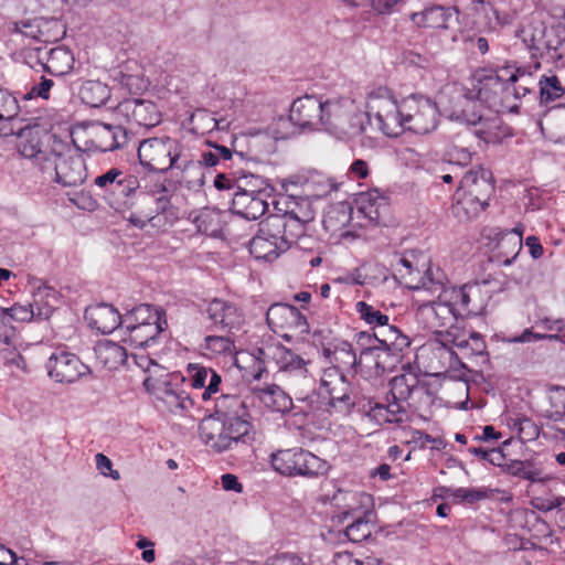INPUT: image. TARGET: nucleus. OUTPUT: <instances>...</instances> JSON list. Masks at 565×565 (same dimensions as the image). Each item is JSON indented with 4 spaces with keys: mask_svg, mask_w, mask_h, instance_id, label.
<instances>
[{
    "mask_svg": "<svg viewBox=\"0 0 565 565\" xmlns=\"http://www.w3.org/2000/svg\"><path fill=\"white\" fill-rule=\"evenodd\" d=\"M388 385L385 402L374 398L362 399L356 386L345 394L329 398L328 411L348 416L360 406L369 420L377 426L402 425L409 422L411 412L422 415L427 413L434 403L428 384L414 373L396 375Z\"/></svg>",
    "mask_w": 565,
    "mask_h": 565,
    "instance_id": "nucleus-1",
    "label": "nucleus"
},
{
    "mask_svg": "<svg viewBox=\"0 0 565 565\" xmlns=\"http://www.w3.org/2000/svg\"><path fill=\"white\" fill-rule=\"evenodd\" d=\"M202 443L217 454L243 452L252 447L254 430L245 402L237 395L222 394L214 413L199 425Z\"/></svg>",
    "mask_w": 565,
    "mask_h": 565,
    "instance_id": "nucleus-2",
    "label": "nucleus"
},
{
    "mask_svg": "<svg viewBox=\"0 0 565 565\" xmlns=\"http://www.w3.org/2000/svg\"><path fill=\"white\" fill-rule=\"evenodd\" d=\"M271 364L298 399H307L309 393L315 391L316 380L308 370L310 360L303 359L282 344H267L257 349L253 380H260L267 366Z\"/></svg>",
    "mask_w": 565,
    "mask_h": 565,
    "instance_id": "nucleus-3",
    "label": "nucleus"
},
{
    "mask_svg": "<svg viewBox=\"0 0 565 565\" xmlns=\"http://www.w3.org/2000/svg\"><path fill=\"white\" fill-rule=\"evenodd\" d=\"M447 278L439 267L428 266L424 276L412 289H425L430 292H438V300L420 305L416 312V319L424 329L437 335L436 340L443 345L444 334L450 331H458L454 327L457 320L456 307L448 300V292H444V284Z\"/></svg>",
    "mask_w": 565,
    "mask_h": 565,
    "instance_id": "nucleus-4",
    "label": "nucleus"
},
{
    "mask_svg": "<svg viewBox=\"0 0 565 565\" xmlns=\"http://www.w3.org/2000/svg\"><path fill=\"white\" fill-rule=\"evenodd\" d=\"M138 158L140 164L148 171L158 173L178 171L182 178L199 164L190 149L180 140L169 136L140 141Z\"/></svg>",
    "mask_w": 565,
    "mask_h": 565,
    "instance_id": "nucleus-5",
    "label": "nucleus"
},
{
    "mask_svg": "<svg viewBox=\"0 0 565 565\" xmlns=\"http://www.w3.org/2000/svg\"><path fill=\"white\" fill-rule=\"evenodd\" d=\"M167 192L163 184L158 191L137 190L127 204V211H130L127 221L139 230H145L148 225L156 230L171 227L179 220V210Z\"/></svg>",
    "mask_w": 565,
    "mask_h": 565,
    "instance_id": "nucleus-6",
    "label": "nucleus"
},
{
    "mask_svg": "<svg viewBox=\"0 0 565 565\" xmlns=\"http://www.w3.org/2000/svg\"><path fill=\"white\" fill-rule=\"evenodd\" d=\"M458 191L462 193L458 206L469 218L478 216L489 206L495 192L492 172L482 166L466 171L459 181Z\"/></svg>",
    "mask_w": 565,
    "mask_h": 565,
    "instance_id": "nucleus-7",
    "label": "nucleus"
},
{
    "mask_svg": "<svg viewBox=\"0 0 565 565\" xmlns=\"http://www.w3.org/2000/svg\"><path fill=\"white\" fill-rule=\"evenodd\" d=\"M273 469L285 477L319 478L328 473L330 463L301 447L279 449L270 455Z\"/></svg>",
    "mask_w": 565,
    "mask_h": 565,
    "instance_id": "nucleus-8",
    "label": "nucleus"
},
{
    "mask_svg": "<svg viewBox=\"0 0 565 565\" xmlns=\"http://www.w3.org/2000/svg\"><path fill=\"white\" fill-rule=\"evenodd\" d=\"M270 218L282 223L284 232L296 242L306 233L307 225L315 220L316 212L308 196L279 195L271 201Z\"/></svg>",
    "mask_w": 565,
    "mask_h": 565,
    "instance_id": "nucleus-9",
    "label": "nucleus"
},
{
    "mask_svg": "<svg viewBox=\"0 0 565 565\" xmlns=\"http://www.w3.org/2000/svg\"><path fill=\"white\" fill-rule=\"evenodd\" d=\"M94 185L99 190V195L107 204L118 212H126L129 200L140 188L136 175L111 168L94 179Z\"/></svg>",
    "mask_w": 565,
    "mask_h": 565,
    "instance_id": "nucleus-10",
    "label": "nucleus"
},
{
    "mask_svg": "<svg viewBox=\"0 0 565 565\" xmlns=\"http://www.w3.org/2000/svg\"><path fill=\"white\" fill-rule=\"evenodd\" d=\"M282 226L278 218L267 216L249 242V253L256 259L273 262L287 252L296 241L284 232Z\"/></svg>",
    "mask_w": 565,
    "mask_h": 565,
    "instance_id": "nucleus-11",
    "label": "nucleus"
},
{
    "mask_svg": "<svg viewBox=\"0 0 565 565\" xmlns=\"http://www.w3.org/2000/svg\"><path fill=\"white\" fill-rule=\"evenodd\" d=\"M43 171H54V181L62 186H78L87 178L83 154L67 146L50 152V157L44 159Z\"/></svg>",
    "mask_w": 565,
    "mask_h": 565,
    "instance_id": "nucleus-12",
    "label": "nucleus"
},
{
    "mask_svg": "<svg viewBox=\"0 0 565 565\" xmlns=\"http://www.w3.org/2000/svg\"><path fill=\"white\" fill-rule=\"evenodd\" d=\"M366 108L385 136L397 137L402 134V103L397 104L388 88L379 87L371 92L367 95Z\"/></svg>",
    "mask_w": 565,
    "mask_h": 565,
    "instance_id": "nucleus-13",
    "label": "nucleus"
},
{
    "mask_svg": "<svg viewBox=\"0 0 565 565\" xmlns=\"http://www.w3.org/2000/svg\"><path fill=\"white\" fill-rule=\"evenodd\" d=\"M438 120L437 105L430 98L412 94L402 100V131L408 129L418 135H426L437 128Z\"/></svg>",
    "mask_w": 565,
    "mask_h": 565,
    "instance_id": "nucleus-14",
    "label": "nucleus"
},
{
    "mask_svg": "<svg viewBox=\"0 0 565 565\" xmlns=\"http://www.w3.org/2000/svg\"><path fill=\"white\" fill-rule=\"evenodd\" d=\"M49 376L56 383L72 384L90 373L81 359L68 351L56 350L46 362Z\"/></svg>",
    "mask_w": 565,
    "mask_h": 565,
    "instance_id": "nucleus-15",
    "label": "nucleus"
},
{
    "mask_svg": "<svg viewBox=\"0 0 565 565\" xmlns=\"http://www.w3.org/2000/svg\"><path fill=\"white\" fill-rule=\"evenodd\" d=\"M33 297L34 305L14 303L6 308L12 322H29L35 316L41 319H49L51 317L57 300L55 289L45 285L40 286L33 294Z\"/></svg>",
    "mask_w": 565,
    "mask_h": 565,
    "instance_id": "nucleus-16",
    "label": "nucleus"
},
{
    "mask_svg": "<svg viewBox=\"0 0 565 565\" xmlns=\"http://www.w3.org/2000/svg\"><path fill=\"white\" fill-rule=\"evenodd\" d=\"M322 105V96L306 94L298 97L290 107L289 119L300 129H321Z\"/></svg>",
    "mask_w": 565,
    "mask_h": 565,
    "instance_id": "nucleus-17",
    "label": "nucleus"
},
{
    "mask_svg": "<svg viewBox=\"0 0 565 565\" xmlns=\"http://www.w3.org/2000/svg\"><path fill=\"white\" fill-rule=\"evenodd\" d=\"M143 385L149 393L158 401H161L172 413L186 409L188 405H192L190 396L171 381L149 376L145 379Z\"/></svg>",
    "mask_w": 565,
    "mask_h": 565,
    "instance_id": "nucleus-18",
    "label": "nucleus"
},
{
    "mask_svg": "<svg viewBox=\"0 0 565 565\" xmlns=\"http://www.w3.org/2000/svg\"><path fill=\"white\" fill-rule=\"evenodd\" d=\"M445 291L448 292L449 302L456 307L457 317L480 315L486 307L481 296V288L478 284H466L460 288H446V284H444Z\"/></svg>",
    "mask_w": 565,
    "mask_h": 565,
    "instance_id": "nucleus-19",
    "label": "nucleus"
},
{
    "mask_svg": "<svg viewBox=\"0 0 565 565\" xmlns=\"http://www.w3.org/2000/svg\"><path fill=\"white\" fill-rule=\"evenodd\" d=\"M168 322L146 323L143 326L121 324L120 341L132 349H150L159 343L162 333L167 330Z\"/></svg>",
    "mask_w": 565,
    "mask_h": 565,
    "instance_id": "nucleus-20",
    "label": "nucleus"
},
{
    "mask_svg": "<svg viewBox=\"0 0 565 565\" xmlns=\"http://www.w3.org/2000/svg\"><path fill=\"white\" fill-rule=\"evenodd\" d=\"M266 321L273 331L278 329H294L299 333H307L309 324L306 317L288 303H274L266 312Z\"/></svg>",
    "mask_w": 565,
    "mask_h": 565,
    "instance_id": "nucleus-21",
    "label": "nucleus"
},
{
    "mask_svg": "<svg viewBox=\"0 0 565 565\" xmlns=\"http://www.w3.org/2000/svg\"><path fill=\"white\" fill-rule=\"evenodd\" d=\"M33 53L43 71L53 76H64L73 70L74 55L64 46H56L49 51L45 47H36Z\"/></svg>",
    "mask_w": 565,
    "mask_h": 565,
    "instance_id": "nucleus-22",
    "label": "nucleus"
},
{
    "mask_svg": "<svg viewBox=\"0 0 565 565\" xmlns=\"http://www.w3.org/2000/svg\"><path fill=\"white\" fill-rule=\"evenodd\" d=\"M204 313L210 320L211 326L227 329L228 331L238 329L243 322V317L236 306L218 298H214L206 305Z\"/></svg>",
    "mask_w": 565,
    "mask_h": 565,
    "instance_id": "nucleus-23",
    "label": "nucleus"
},
{
    "mask_svg": "<svg viewBox=\"0 0 565 565\" xmlns=\"http://www.w3.org/2000/svg\"><path fill=\"white\" fill-rule=\"evenodd\" d=\"M323 356L331 364L328 369H335L339 373H356V367L361 364L352 344L348 341H338L332 345L322 349Z\"/></svg>",
    "mask_w": 565,
    "mask_h": 565,
    "instance_id": "nucleus-24",
    "label": "nucleus"
},
{
    "mask_svg": "<svg viewBox=\"0 0 565 565\" xmlns=\"http://www.w3.org/2000/svg\"><path fill=\"white\" fill-rule=\"evenodd\" d=\"M85 319L92 329L103 334H109L116 330L120 333L124 322L122 315L108 303H99L85 310Z\"/></svg>",
    "mask_w": 565,
    "mask_h": 565,
    "instance_id": "nucleus-25",
    "label": "nucleus"
},
{
    "mask_svg": "<svg viewBox=\"0 0 565 565\" xmlns=\"http://www.w3.org/2000/svg\"><path fill=\"white\" fill-rule=\"evenodd\" d=\"M355 204L358 212L370 223H383L388 213V199L377 189L359 193Z\"/></svg>",
    "mask_w": 565,
    "mask_h": 565,
    "instance_id": "nucleus-26",
    "label": "nucleus"
},
{
    "mask_svg": "<svg viewBox=\"0 0 565 565\" xmlns=\"http://www.w3.org/2000/svg\"><path fill=\"white\" fill-rule=\"evenodd\" d=\"M321 128L335 134L343 120L354 110V102L347 97H322Z\"/></svg>",
    "mask_w": 565,
    "mask_h": 565,
    "instance_id": "nucleus-27",
    "label": "nucleus"
},
{
    "mask_svg": "<svg viewBox=\"0 0 565 565\" xmlns=\"http://www.w3.org/2000/svg\"><path fill=\"white\" fill-rule=\"evenodd\" d=\"M129 140L128 131L118 125L98 124L94 130L92 143L100 152L120 149Z\"/></svg>",
    "mask_w": 565,
    "mask_h": 565,
    "instance_id": "nucleus-28",
    "label": "nucleus"
},
{
    "mask_svg": "<svg viewBox=\"0 0 565 565\" xmlns=\"http://www.w3.org/2000/svg\"><path fill=\"white\" fill-rule=\"evenodd\" d=\"M504 73L505 96L512 95L515 99L525 97L534 92L536 79L531 72L523 67L505 66L501 68Z\"/></svg>",
    "mask_w": 565,
    "mask_h": 565,
    "instance_id": "nucleus-29",
    "label": "nucleus"
},
{
    "mask_svg": "<svg viewBox=\"0 0 565 565\" xmlns=\"http://www.w3.org/2000/svg\"><path fill=\"white\" fill-rule=\"evenodd\" d=\"M269 198L265 194L249 195L246 192H234L232 211L246 220H257L268 210Z\"/></svg>",
    "mask_w": 565,
    "mask_h": 565,
    "instance_id": "nucleus-30",
    "label": "nucleus"
},
{
    "mask_svg": "<svg viewBox=\"0 0 565 565\" xmlns=\"http://www.w3.org/2000/svg\"><path fill=\"white\" fill-rule=\"evenodd\" d=\"M124 107L130 119L138 126L150 128L161 121V113L151 100L130 99L125 102Z\"/></svg>",
    "mask_w": 565,
    "mask_h": 565,
    "instance_id": "nucleus-31",
    "label": "nucleus"
},
{
    "mask_svg": "<svg viewBox=\"0 0 565 565\" xmlns=\"http://www.w3.org/2000/svg\"><path fill=\"white\" fill-rule=\"evenodd\" d=\"M458 11L454 7L431 6L412 14V21L419 28L448 29Z\"/></svg>",
    "mask_w": 565,
    "mask_h": 565,
    "instance_id": "nucleus-32",
    "label": "nucleus"
},
{
    "mask_svg": "<svg viewBox=\"0 0 565 565\" xmlns=\"http://www.w3.org/2000/svg\"><path fill=\"white\" fill-rule=\"evenodd\" d=\"M360 347L361 364L365 363L369 369H374L376 373L385 372L397 362L393 353L381 344L364 341V345Z\"/></svg>",
    "mask_w": 565,
    "mask_h": 565,
    "instance_id": "nucleus-33",
    "label": "nucleus"
},
{
    "mask_svg": "<svg viewBox=\"0 0 565 565\" xmlns=\"http://www.w3.org/2000/svg\"><path fill=\"white\" fill-rule=\"evenodd\" d=\"M503 471L531 483H545L552 479L543 467L533 460L509 459L505 461Z\"/></svg>",
    "mask_w": 565,
    "mask_h": 565,
    "instance_id": "nucleus-34",
    "label": "nucleus"
},
{
    "mask_svg": "<svg viewBox=\"0 0 565 565\" xmlns=\"http://www.w3.org/2000/svg\"><path fill=\"white\" fill-rule=\"evenodd\" d=\"M505 95L504 73L499 70L494 75H489L480 83L477 97L490 108L501 106V95Z\"/></svg>",
    "mask_w": 565,
    "mask_h": 565,
    "instance_id": "nucleus-35",
    "label": "nucleus"
},
{
    "mask_svg": "<svg viewBox=\"0 0 565 565\" xmlns=\"http://www.w3.org/2000/svg\"><path fill=\"white\" fill-rule=\"evenodd\" d=\"M520 38L533 57H545L547 26L543 22H532L523 26Z\"/></svg>",
    "mask_w": 565,
    "mask_h": 565,
    "instance_id": "nucleus-36",
    "label": "nucleus"
},
{
    "mask_svg": "<svg viewBox=\"0 0 565 565\" xmlns=\"http://www.w3.org/2000/svg\"><path fill=\"white\" fill-rule=\"evenodd\" d=\"M124 322L127 328L129 326H143L146 323H156L167 321L166 310L160 307H153L149 303H140L131 309H127L122 315Z\"/></svg>",
    "mask_w": 565,
    "mask_h": 565,
    "instance_id": "nucleus-37",
    "label": "nucleus"
},
{
    "mask_svg": "<svg viewBox=\"0 0 565 565\" xmlns=\"http://www.w3.org/2000/svg\"><path fill=\"white\" fill-rule=\"evenodd\" d=\"M320 386L328 393L329 398H334L358 385L350 381L347 374L339 373L335 369H324L320 379Z\"/></svg>",
    "mask_w": 565,
    "mask_h": 565,
    "instance_id": "nucleus-38",
    "label": "nucleus"
},
{
    "mask_svg": "<svg viewBox=\"0 0 565 565\" xmlns=\"http://www.w3.org/2000/svg\"><path fill=\"white\" fill-rule=\"evenodd\" d=\"M258 397L266 407L274 412L286 413L292 406L291 397L276 384L259 388Z\"/></svg>",
    "mask_w": 565,
    "mask_h": 565,
    "instance_id": "nucleus-39",
    "label": "nucleus"
},
{
    "mask_svg": "<svg viewBox=\"0 0 565 565\" xmlns=\"http://www.w3.org/2000/svg\"><path fill=\"white\" fill-rule=\"evenodd\" d=\"M78 95L85 105L100 107L109 99L110 89L99 81H86L82 84Z\"/></svg>",
    "mask_w": 565,
    "mask_h": 565,
    "instance_id": "nucleus-40",
    "label": "nucleus"
},
{
    "mask_svg": "<svg viewBox=\"0 0 565 565\" xmlns=\"http://www.w3.org/2000/svg\"><path fill=\"white\" fill-rule=\"evenodd\" d=\"M498 263L503 266H510L522 249V233L514 230L504 234L498 242Z\"/></svg>",
    "mask_w": 565,
    "mask_h": 565,
    "instance_id": "nucleus-41",
    "label": "nucleus"
},
{
    "mask_svg": "<svg viewBox=\"0 0 565 565\" xmlns=\"http://www.w3.org/2000/svg\"><path fill=\"white\" fill-rule=\"evenodd\" d=\"M565 56V23L547 26L545 58L558 61Z\"/></svg>",
    "mask_w": 565,
    "mask_h": 565,
    "instance_id": "nucleus-42",
    "label": "nucleus"
},
{
    "mask_svg": "<svg viewBox=\"0 0 565 565\" xmlns=\"http://www.w3.org/2000/svg\"><path fill=\"white\" fill-rule=\"evenodd\" d=\"M97 355L104 365L109 369H118L128 363L129 353L127 349L119 343L106 342L97 349Z\"/></svg>",
    "mask_w": 565,
    "mask_h": 565,
    "instance_id": "nucleus-43",
    "label": "nucleus"
},
{
    "mask_svg": "<svg viewBox=\"0 0 565 565\" xmlns=\"http://www.w3.org/2000/svg\"><path fill=\"white\" fill-rule=\"evenodd\" d=\"M458 331H450L444 334L443 347L448 348L450 345L457 347L461 350H470L472 355H481L486 350V343L482 337L477 332H471L469 338L457 335Z\"/></svg>",
    "mask_w": 565,
    "mask_h": 565,
    "instance_id": "nucleus-44",
    "label": "nucleus"
},
{
    "mask_svg": "<svg viewBox=\"0 0 565 565\" xmlns=\"http://www.w3.org/2000/svg\"><path fill=\"white\" fill-rule=\"evenodd\" d=\"M370 119L371 116L369 115V111H359L354 106V110H352L350 116L343 120L335 134L345 138L359 137L365 132L366 126L370 124Z\"/></svg>",
    "mask_w": 565,
    "mask_h": 565,
    "instance_id": "nucleus-45",
    "label": "nucleus"
},
{
    "mask_svg": "<svg viewBox=\"0 0 565 565\" xmlns=\"http://www.w3.org/2000/svg\"><path fill=\"white\" fill-rule=\"evenodd\" d=\"M274 189L265 179L254 174H243L236 179L235 192H246L249 195L265 194L271 196Z\"/></svg>",
    "mask_w": 565,
    "mask_h": 565,
    "instance_id": "nucleus-46",
    "label": "nucleus"
},
{
    "mask_svg": "<svg viewBox=\"0 0 565 565\" xmlns=\"http://www.w3.org/2000/svg\"><path fill=\"white\" fill-rule=\"evenodd\" d=\"M440 491L450 492V494L459 500L468 503H475L481 501L483 499H488L493 497L494 493H500L499 489H490V488H457L451 490L446 487L439 488Z\"/></svg>",
    "mask_w": 565,
    "mask_h": 565,
    "instance_id": "nucleus-47",
    "label": "nucleus"
},
{
    "mask_svg": "<svg viewBox=\"0 0 565 565\" xmlns=\"http://www.w3.org/2000/svg\"><path fill=\"white\" fill-rule=\"evenodd\" d=\"M537 85L540 87L541 104L554 102L565 94V88L554 74L543 75L537 82Z\"/></svg>",
    "mask_w": 565,
    "mask_h": 565,
    "instance_id": "nucleus-48",
    "label": "nucleus"
},
{
    "mask_svg": "<svg viewBox=\"0 0 565 565\" xmlns=\"http://www.w3.org/2000/svg\"><path fill=\"white\" fill-rule=\"evenodd\" d=\"M372 529L370 524V520L366 519V515L358 516L350 524L347 525L343 534L344 536L353 542L360 543L365 541L371 536Z\"/></svg>",
    "mask_w": 565,
    "mask_h": 565,
    "instance_id": "nucleus-49",
    "label": "nucleus"
},
{
    "mask_svg": "<svg viewBox=\"0 0 565 565\" xmlns=\"http://www.w3.org/2000/svg\"><path fill=\"white\" fill-rule=\"evenodd\" d=\"M18 149L22 157L35 160L43 170L44 159L50 157V152H45L41 149L39 138L33 137L26 140H21Z\"/></svg>",
    "mask_w": 565,
    "mask_h": 565,
    "instance_id": "nucleus-50",
    "label": "nucleus"
},
{
    "mask_svg": "<svg viewBox=\"0 0 565 565\" xmlns=\"http://www.w3.org/2000/svg\"><path fill=\"white\" fill-rule=\"evenodd\" d=\"M475 154L476 152L471 151L467 147L450 145L444 152V160L449 164L467 167L472 162V158Z\"/></svg>",
    "mask_w": 565,
    "mask_h": 565,
    "instance_id": "nucleus-51",
    "label": "nucleus"
},
{
    "mask_svg": "<svg viewBox=\"0 0 565 565\" xmlns=\"http://www.w3.org/2000/svg\"><path fill=\"white\" fill-rule=\"evenodd\" d=\"M205 354L215 356L218 354L231 353L233 349V342L227 337L223 335H207L204 339V343L201 345Z\"/></svg>",
    "mask_w": 565,
    "mask_h": 565,
    "instance_id": "nucleus-52",
    "label": "nucleus"
},
{
    "mask_svg": "<svg viewBox=\"0 0 565 565\" xmlns=\"http://www.w3.org/2000/svg\"><path fill=\"white\" fill-rule=\"evenodd\" d=\"M355 309L360 318L373 328L387 324L388 322V316L382 313L380 310L375 309L373 306L366 303L365 301L356 302Z\"/></svg>",
    "mask_w": 565,
    "mask_h": 565,
    "instance_id": "nucleus-53",
    "label": "nucleus"
},
{
    "mask_svg": "<svg viewBox=\"0 0 565 565\" xmlns=\"http://www.w3.org/2000/svg\"><path fill=\"white\" fill-rule=\"evenodd\" d=\"M19 109L17 98L8 90L0 89V120H13L17 118Z\"/></svg>",
    "mask_w": 565,
    "mask_h": 565,
    "instance_id": "nucleus-54",
    "label": "nucleus"
},
{
    "mask_svg": "<svg viewBox=\"0 0 565 565\" xmlns=\"http://www.w3.org/2000/svg\"><path fill=\"white\" fill-rule=\"evenodd\" d=\"M468 451L471 455H473L476 457H480L481 459L488 461L489 463H491L493 466L501 467L502 469L507 461V458H505L504 454L502 452V450L497 449V448L488 450L482 447H469Z\"/></svg>",
    "mask_w": 565,
    "mask_h": 565,
    "instance_id": "nucleus-55",
    "label": "nucleus"
},
{
    "mask_svg": "<svg viewBox=\"0 0 565 565\" xmlns=\"http://www.w3.org/2000/svg\"><path fill=\"white\" fill-rule=\"evenodd\" d=\"M513 427L518 429L521 438L533 440L539 437L540 429L534 422L527 417H518L513 420Z\"/></svg>",
    "mask_w": 565,
    "mask_h": 565,
    "instance_id": "nucleus-56",
    "label": "nucleus"
},
{
    "mask_svg": "<svg viewBox=\"0 0 565 565\" xmlns=\"http://www.w3.org/2000/svg\"><path fill=\"white\" fill-rule=\"evenodd\" d=\"M394 327L395 326H391L387 322V324L377 326L376 328H379V330L374 331L373 333H369L365 331L359 332L356 334V338H358L356 342L359 345H364V341L381 344L382 339H386L388 335V331H392L394 329Z\"/></svg>",
    "mask_w": 565,
    "mask_h": 565,
    "instance_id": "nucleus-57",
    "label": "nucleus"
},
{
    "mask_svg": "<svg viewBox=\"0 0 565 565\" xmlns=\"http://www.w3.org/2000/svg\"><path fill=\"white\" fill-rule=\"evenodd\" d=\"M54 86V82L51 78H46L45 76H41L40 82L35 83L31 89L25 94V99H31L34 97H41L43 99H49L50 90Z\"/></svg>",
    "mask_w": 565,
    "mask_h": 565,
    "instance_id": "nucleus-58",
    "label": "nucleus"
},
{
    "mask_svg": "<svg viewBox=\"0 0 565 565\" xmlns=\"http://www.w3.org/2000/svg\"><path fill=\"white\" fill-rule=\"evenodd\" d=\"M15 337V328L4 307L0 308V341L10 343Z\"/></svg>",
    "mask_w": 565,
    "mask_h": 565,
    "instance_id": "nucleus-59",
    "label": "nucleus"
},
{
    "mask_svg": "<svg viewBox=\"0 0 565 565\" xmlns=\"http://www.w3.org/2000/svg\"><path fill=\"white\" fill-rule=\"evenodd\" d=\"M212 148L215 149V153L217 156V160L220 164L222 163L224 167H227V162L233 159V157H237L241 161L245 159V153L243 151H238L236 148L232 150L225 146L212 145L209 143Z\"/></svg>",
    "mask_w": 565,
    "mask_h": 565,
    "instance_id": "nucleus-60",
    "label": "nucleus"
},
{
    "mask_svg": "<svg viewBox=\"0 0 565 565\" xmlns=\"http://www.w3.org/2000/svg\"><path fill=\"white\" fill-rule=\"evenodd\" d=\"M191 385L194 388H205L206 381L209 377V373H211V369H206L204 366H191L189 369Z\"/></svg>",
    "mask_w": 565,
    "mask_h": 565,
    "instance_id": "nucleus-61",
    "label": "nucleus"
},
{
    "mask_svg": "<svg viewBox=\"0 0 565 565\" xmlns=\"http://www.w3.org/2000/svg\"><path fill=\"white\" fill-rule=\"evenodd\" d=\"M310 182L317 184L313 194L316 198H323L338 189V184L332 179L321 175H318L317 179L312 178Z\"/></svg>",
    "mask_w": 565,
    "mask_h": 565,
    "instance_id": "nucleus-62",
    "label": "nucleus"
},
{
    "mask_svg": "<svg viewBox=\"0 0 565 565\" xmlns=\"http://www.w3.org/2000/svg\"><path fill=\"white\" fill-rule=\"evenodd\" d=\"M564 501H565V498H562V497L535 498L533 500V505L539 511L548 512V511H552V510L558 508Z\"/></svg>",
    "mask_w": 565,
    "mask_h": 565,
    "instance_id": "nucleus-63",
    "label": "nucleus"
},
{
    "mask_svg": "<svg viewBox=\"0 0 565 565\" xmlns=\"http://www.w3.org/2000/svg\"><path fill=\"white\" fill-rule=\"evenodd\" d=\"M266 565H305V563L295 554L281 553L269 557Z\"/></svg>",
    "mask_w": 565,
    "mask_h": 565,
    "instance_id": "nucleus-64",
    "label": "nucleus"
}]
</instances>
